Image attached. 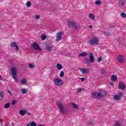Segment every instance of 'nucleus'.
Segmentation results:
<instances>
[{
	"instance_id": "14",
	"label": "nucleus",
	"mask_w": 126,
	"mask_h": 126,
	"mask_svg": "<svg viewBox=\"0 0 126 126\" xmlns=\"http://www.w3.org/2000/svg\"><path fill=\"white\" fill-rule=\"evenodd\" d=\"M26 114V111L24 110H21L19 111V114L20 116H25V114Z\"/></svg>"
},
{
	"instance_id": "3",
	"label": "nucleus",
	"mask_w": 126,
	"mask_h": 126,
	"mask_svg": "<svg viewBox=\"0 0 126 126\" xmlns=\"http://www.w3.org/2000/svg\"><path fill=\"white\" fill-rule=\"evenodd\" d=\"M106 95V93L103 91H101L100 93L98 94L93 93L92 94V96L96 98L97 99H100V98H102V97H104Z\"/></svg>"
},
{
	"instance_id": "15",
	"label": "nucleus",
	"mask_w": 126,
	"mask_h": 126,
	"mask_svg": "<svg viewBox=\"0 0 126 126\" xmlns=\"http://www.w3.org/2000/svg\"><path fill=\"white\" fill-rule=\"evenodd\" d=\"M87 56H88V54H87V53H85V52H83L81 54H79L78 55V57H86Z\"/></svg>"
},
{
	"instance_id": "47",
	"label": "nucleus",
	"mask_w": 126,
	"mask_h": 126,
	"mask_svg": "<svg viewBox=\"0 0 126 126\" xmlns=\"http://www.w3.org/2000/svg\"><path fill=\"white\" fill-rule=\"evenodd\" d=\"M102 73L105 74V73H106V72L105 71V69H102Z\"/></svg>"
},
{
	"instance_id": "28",
	"label": "nucleus",
	"mask_w": 126,
	"mask_h": 126,
	"mask_svg": "<svg viewBox=\"0 0 126 126\" xmlns=\"http://www.w3.org/2000/svg\"><path fill=\"white\" fill-rule=\"evenodd\" d=\"M21 92L22 94H26V93H27V90L25 89H22Z\"/></svg>"
},
{
	"instance_id": "26",
	"label": "nucleus",
	"mask_w": 126,
	"mask_h": 126,
	"mask_svg": "<svg viewBox=\"0 0 126 126\" xmlns=\"http://www.w3.org/2000/svg\"><path fill=\"white\" fill-rule=\"evenodd\" d=\"M125 2H126V1L125 0H119L120 4H122V5H124Z\"/></svg>"
},
{
	"instance_id": "23",
	"label": "nucleus",
	"mask_w": 126,
	"mask_h": 126,
	"mask_svg": "<svg viewBox=\"0 0 126 126\" xmlns=\"http://www.w3.org/2000/svg\"><path fill=\"white\" fill-rule=\"evenodd\" d=\"M89 17H90V18H91V19H92V20H94V18H95V16H94V15L91 14L89 15Z\"/></svg>"
},
{
	"instance_id": "45",
	"label": "nucleus",
	"mask_w": 126,
	"mask_h": 126,
	"mask_svg": "<svg viewBox=\"0 0 126 126\" xmlns=\"http://www.w3.org/2000/svg\"><path fill=\"white\" fill-rule=\"evenodd\" d=\"M110 84L111 85V86H114V83L113 82H110Z\"/></svg>"
},
{
	"instance_id": "1",
	"label": "nucleus",
	"mask_w": 126,
	"mask_h": 126,
	"mask_svg": "<svg viewBox=\"0 0 126 126\" xmlns=\"http://www.w3.org/2000/svg\"><path fill=\"white\" fill-rule=\"evenodd\" d=\"M11 73L12 78H13L16 82H17L18 81V79H17V68L12 67L11 69Z\"/></svg>"
},
{
	"instance_id": "34",
	"label": "nucleus",
	"mask_w": 126,
	"mask_h": 126,
	"mask_svg": "<svg viewBox=\"0 0 126 126\" xmlns=\"http://www.w3.org/2000/svg\"><path fill=\"white\" fill-rule=\"evenodd\" d=\"M11 105H12V106H13V105H15V104H16V100H13L11 103Z\"/></svg>"
},
{
	"instance_id": "35",
	"label": "nucleus",
	"mask_w": 126,
	"mask_h": 126,
	"mask_svg": "<svg viewBox=\"0 0 126 126\" xmlns=\"http://www.w3.org/2000/svg\"><path fill=\"white\" fill-rule=\"evenodd\" d=\"M121 16L122 17L126 18V14L125 13H122L121 14Z\"/></svg>"
},
{
	"instance_id": "53",
	"label": "nucleus",
	"mask_w": 126,
	"mask_h": 126,
	"mask_svg": "<svg viewBox=\"0 0 126 126\" xmlns=\"http://www.w3.org/2000/svg\"><path fill=\"white\" fill-rule=\"evenodd\" d=\"M0 121H1V120H0Z\"/></svg>"
},
{
	"instance_id": "6",
	"label": "nucleus",
	"mask_w": 126,
	"mask_h": 126,
	"mask_svg": "<svg viewBox=\"0 0 126 126\" xmlns=\"http://www.w3.org/2000/svg\"><path fill=\"white\" fill-rule=\"evenodd\" d=\"M63 81L60 78H54V84L56 86H61L63 84Z\"/></svg>"
},
{
	"instance_id": "46",
	"label": "nucleus",
	"mask_w": 126,
	"mask_h": 126,
	"mask_svg": "<svg viewBox=\"0 0 126 126\" xmlns=\"http://www.w3.org/2000/svg\"><path fill=\"white\" fill-rule=\"evenodd\" d=\"M81 80L82 81H84V80H85V78H81Z\"/></svg>"
},
{
	"instance_id": "36",
	"label": "nucleus",
	"mask_w": 126,
	"mask_h": 126,
	"mask_svg": "<svg viewBox=\"0 0 126 126\" xmlns=\"http://www.w3.org/2000/svg\"><path fill=\"white\" fill-rule=\"evenodd\" d=\"M27 6L28 7H30V6H31V2H30V1H28L27 3Z\"/></svg>"
},
{
	"instance_id": "17",
	"label": "nucleus",
	"mask_w": 126,
	"mask_h": 126,
	"mask_svg": "<svg viewBox=\"0 0 126 126\" xmlns=\"http://www.w3.org/2000/svg\"><path fill=\"white\" fill-rule=\"evenodd\" d=\"M27 126H36V123L32 122L31 123H29Z\"/></svg>"
},
{
	"instance_id": "48",
	"label": "nucleus",
	"mask_w": 126,
	"mask_h": 126,
	"mask_svg": "<svg viewBox=\"0 0 126 126\" xmlns=\"http://www.w3.org/2000/svg\"><path fill=\"white\" fill-rule=\"evenodd\" d=\"M89 28H91V29L92 28V26L91 25V26H89Z\"/></svg>"
},
{
	"instance_id": "10",
	"label": "nucleus",
	"mask_w": 126,
	"mask_h": 126,
	"mask_svg": "<svg viewBox=\"0 0 126 126\" xmlns=\"http://www.w3.org/2000/svg\"><path fill=\"white\" fill-rule=\"evenodd\" d=\"M33 48L34 50H36V51H41L42 50L41 49V48L40 47V46H39V45L37 44V43L33 44Z\"/></svg>"
},
{
	"instance_id": "30",
	"label": "nucleus",
	"mask_w": 126,
	"mask_h": 126,
	"mask_svg": "<svg viewBox=\"0 0 126 126\" xmlns=\"http://www.w3.org/2000/svg\"><path fill=\"white\" fill-rule=\"evenodd\" d=\"M3 97V93L2 92L0 91V100H1Z\"/></svg>"
},
{
	"instance_id": "38",
	"label": "nucleus",
	"mask_w": 126,
	"mask_h": 126,
	"mask_svg": "<svg viewBox=\"0 0 126 126\" xmlns=\"http://www.w3.org/2000/svg\"><path fill=\"white\" fill-rule=\"evenodd\" d=\"M102 58L101 57H100L99 58H97V62L98 63H100V62H102Z\"/></svg>"
},
{
	"instance_id": "32",
	"label": "nucleus",
	"mask_w": 126,
	"mask_h": 126,
	"mask_svg": "<svg viewBox=\"0 0 126 126\" xmlns=\"http://www.w3.org/2000/svg\"><path fill=\"white\" fill-rule=\"evenodd\" d=\"M26 79H23L21 80V83H22L23 84H25L26 83Z\"/></svg>"
},
{
	"instance_id": "2",
	"label": "nucleus",
	"mask_w": 126,
	"mask_h": 126,
	"mask_svg": "<svg viewBox=\"0 0 126 126\" xmlns=\"http://www.w3.org/2000/svg\"><path fill=\"white\" fill-rule=\"evenodd\" d=\"M89 58L90 60L88 58H85V62L86 64L87 65H90V63H94V55H93V53H90L89 54Z\"/></svg>"
},
{
	"instance_id": "9",
	"label": "nucleus",
	"mask_w": 126,
	"mask_h": 126,
	"mask_svg": "<svg viewBox=\"0 0 126 126\" xmlns=\"http://www.w3.org/2000/svg\"><path fill=\"white\" fill-rule=\"evenodd\" d=\"M53 48H54V46L52 45L47 44L45 49L46 51H48V52H51V51H53Z\"/></svg>"
},
{
	"instance_id": "11",
	"label": "nucleus",
	"mask_w": 126,
	"mask_h": 126,
	"mask_svg": "<svg viewBox=\"0 0 126 126\" xmlns=\"http://www.w3.org/2000/svg\"><path fill=\"white\" fill-rule=\"evenodd\" d=\"M78 69L83 74H85V73H88V69L86 68H79Z\"/></svg>"
},
{
	"instance_id": "43",
	"label": "nucleus",
	"mask_w": 126,
	"mask_h": 126,
	"mask_svg": "<svg viewBox=\"0 0 126 126\" xmlns=\"http://www.w3.org/2000/svg\"><path fill=\"white\" fill-rule=\"evenodd\" d=\"M81 88H79V89L78 90V93H80V92H81Z\"/></svg>"
},
{
	"instance_id": "41",
	"label": "nucleus",
	"mask_w": 126,
	"mask_h": 126,
	"mask_svg": "<svg viewBox=\"0 0 126 126\" xmlns=\"http://www.w3.org/2000/svg\"><path fill=\"white\" fill-rule=\"evenodd\" d=\"M26 114L28 115V116H30V117H31V113L27 112V111H26Z\"/></svg>"
},
{
	"instance_id": "51",
	"label": "nucleus",
	"mask_w": 126,
	"mask_h": 126,
	"mask_svg": "<svg viewBox=\"0 0 126 126\" xmlns=\"http://www.w3.org/2000/svg\"><path fill=\"white\" fill-rule=\"evenodd\" d=\"M8 126V124L6 123V126Z\"/></svg>"
},
{
	"instance_id": "5",
	"label": "nucleus",
	"mask_w": 126,
	"mask_h": 126,
	"mask_svg": "<svg viewBox=\"0 0 126 126\" xmlns=\"http://www.w3.org/2000/svg\"><path fill=\"white\" fill-rule=\"evenodd\" d=\"M68 25L69 26V27H72V28H74V29H77V24H76V22L74 21H70V20H68Z\"/></svg>"
},
{
	"instance_id": "40",
	"label": "nucleus",
	"mask_w": 126,
	"mask_h": 126,
	"mask_svg": "<svg viewBox=\"0 0 126 126\" xmlns=\"http://www.w3.org/2000/svg\"><path fill=\"white\" fill-rule=\"evenodd\" d=\"M15 51H18V50H19V48L18 47V45H17L15 46Z\"/></svg>"
},
{
	"instance_id": "7",
	"label": "nucleus",
	"mask_w": 126,
	"mask_h": 126,
	"mask_svg": "<svg viewBox=\"0 0 126 126\" xmlns=\"http://www.w3.org/2000/svg\"><path fill=\"white\" fill-rule=\"evenodd\" d=\"M59 110H60L61 113H65L64 111V106H63L62 104L59 103L57 105Z\"/></svg>"
},
{
	"instance_id": "31",
	"label": "nucleus",
	"mask_w": 126,
	"mask_h": 126,
	"mask_svg": "<svg viewBox=\"0 0 126 126\" xmlns=\"http://www.w3.org/2000/svg\"><path fill=\"white\" fill-rule=\"evenodd\" d=\"M114 126H121V123L118 121H116L115 122Z\"/></svg>"
},
{
	"instance_id": "8",
	"label": "nucleus",
	"mask_w": 126,
	"mask_h": 126,
	"mask_svg": "<svg viewBox=\"0 0 126 126\" xmlns=\"http://www.w3.org/2000/svg\"><path fill=\"white\" fill-rule=\"evenodd\" d=\"M62 35H63V33H62V32H60L59 33H57V35H56L57 42H60V41L62 40Z\"/></svg>"
},
{
	"instance_id": "49",
	"label": "nucleus",
	"mask_w": 126,
	"mask_h": 126,
	"mask_svg": "<svg viewBox=\"0 0 126 126\" xmlns=\"http://www.w3.org/2000/svg\"><path fill=\"white\" fill-rule=\"evenodd\" d=\"M2 77L0 75V80H1Z\"/></svg>"
},
{
	"instance_id": "16",
	"label": "nucleus",
	"mask_w": 126,
	"mask_h": 126,
	"mask_svg": "<svg viewBox=\"0 0 126 126\" xmlns=\"http://www.w3.org/2000/svg\"><path fill=\"white\" fill-rule=\"evenodd\" d=\"M111 80H112V81H117V80H118V78L117 77V76L115 75H112V76H111Z\"/></svg>"
},
{
	"instance_id": "24",
	"label": "nucleus",
	"mask_w": 126,
	"mask_h": 126,
	"mask_svg": "<svg viewBox=\"0 0 126 126\" xmlns=\"http://www.w3.org/2000/svg\"><path fill=\"white\" fill-rule=\"evenodd\" d=\"M10 106V104H9V103H6V104H5L4 105V108L5 109H8V108H9Z\"/></svg>"
},
{
	"instance_id": "44",
	"label": "nucleus",
	"mask_w": 126,
	"mask_h": 126,
	"mask_svg": "<svg viewBox=\"0 0 126 126\" xmlns=\"http://www.w3.org/2000/svg\"><path fill=\"white\" fill-rule=\"evenodd\" d=\"M7 92L8 93V94H9V95H12L11 92H10V91L8 90Z\"/></svg>"
},
{
	"instance_id": "12",
	"label": "nucleus",
	"mask_w": 126,
	"mask_h": 126,
	"mask_svg": "<svg viewBox=\"0 0 126 126\" xmlns=\"http://www.w3.org/2000/svg\"><path fill=\"white\" fill-rule=\"evenodd\" d=\"M118 88L121 90H125L126 89V88L125 87V85L123 84V83H119Z\"/></svg>"
},
{
	"instance_id": "22",
	"label": "nucleus",
	"mask_w": 126,
	"mask_h": 126,
	"mask_svg": "<svg viewBox=\"0 0 126 126\" xmlns=\"http://www.w3.org/2000/svg\"><path fill=\"white\" fill-rule=\"evenodd\" d=\"M57 66L58 69L61 70L63 68V65H62V64H61L60 63L57 64Z\"/></svg>"
},
{
	"instance_id": "33",
	"label": "nucleus",
	"mask_w": 126,
	"mask_h": 126,
	"mask_svg": "<svg viewBox=\"0 0 126 126\" xmlns=\"http://www.w3.org/2000/svg\"><path fill=\"white\" fill-rule=\"evenodd\" d=\"M46 38H47V36L45 35H41V40H46Z\"/></svg>"
},
{
	"instance_id": "21",
	"label": "nucleus",
	"mask_w": 126,
	"mask_h": 126,
	"mask_svg": "<svg viewBox=\"0 0 126 126\" xmlns=\"http://www.w3.org/2000/svg\"><path fill=\"white\" fill-rule=\"evenodd\" d=\"M17 44H16V42H13L11 43L10 47L11 48H14Z\"/></svg>"
},
{
	"instance_id": "25",
	"label": "nucleus",
	"mask_w": 126,
	"mask_h": 126,
	"mask_svg": "<svg viewBox=\"0 0 126 126\" xmlns=\"http://www.w3.org/2000/svg\"><path fill=\"white\" fill-rule=\"evenodd\" d=\"M114 100H116V101H119V100H121V98H120L117 95H115L114 96Z\"/></svg>"
},
{
	"instance_id": "52",
	"label": "nucleus",
	"mask_w": 126,
	"mask_h": 126,
	"mask_svg": "<svg viewBox=\"0 0 126 126\" xmlns=\"http://www.w3.org/2000/svg\"><path fill=\"white\" fill-rule=\"evenodd\" d=\"M0 126H2V123H1V125H0Z\"/></svg>"
},
{
	"instance_id": "18",
	"label": "nucleus",
	"mask_w": 126,
	"mask_h": 126,
	"mask_svg": "<svg viewBox=\"0 0 126 126\" xmlns=\"http://www.w3.org/2000/svg\"><path fill=\"white\" fill-rule=\"evenodd\" d=\"M71 105H73V107L74 108V109H78V108H79L78 107V105H76V104L74 103V102H72L71 103Z\"/></svg>"
},
{
	"instance_id": "20",
	"label": "nucleus",
	"mask_w": 126,
	"mask_h": 126,
	"mask_svg": "<svg viewBox=\"0 0 126 126\" xmlns=\"http://www.w3.org/2000/svg\"><path fill=\"white\" fill-rule=\"evenodd\" d=\"M117 96L121 99L122 98V97H124V94H123V93L120 92L118 94Z\"/></svg>"
},
{
	"instance_id": "29",
	"label": "nucleus",
	"mask_w": 126,
	"mask_h": 126,
	"mask_svg": "<svg viewBox=\"0 0 126 126\" xmlns=\"http://www.w3.org/2000/svg\"><path fill=\"white\" fill-rule=\"evenodd\" d=\"M94 3L96 5H100V4H101V1L97 0L96 1H95Z\"/></svg>"
},
{
	"instance_id": "13",
	"label": "nucleus",
	"mask_w": 126,
	"mask_h": 126,
	"mask_svg": "<svg viewBox=\"0 0 126 126\" xmlns=\"http://www.w3.org/2000/svg\"><path fill=\"white\" fill-rule=\"evenodd\" d=\"M118 62L120 63H124V56L122 55H119L118 56Z\"/></svg>"
},
{
	"instance_id": "19",
	"label": "nucleus",
	"mask_w": 126,
	"mask_h": 126,
	"mask_svg": "<svg viewBox=\"0 0 126 126\" xmlns=\"http://www.w3.org/2000/svg\"><path fill=\"white\" fill-rule=\"evenodd\" d=\"M36 66L35 65L32 63H30L29 65V68H31V69H33Z\"/></svg>"
},
{
	"instance_id": "27",
	"label": "nucleus",
	"mask_w": 126,
	"mask_h": 126,
	"mask_svg": "<svg viewBox=\"0 0 126 126\" xmlns=\"http://www.w3.org/2000/svg\"><path fill=\"white\" fill-rule=\"evenodd\" d=\"M60 77H63L64 76V72L63 71H61L60 74Z\"/></svg>"
},
{
	"instance_id": "42",
	"label": "nucleus",
	"mask_w": 126,
	"mask_h": 126,
	"mask_svg": "<svg viewBox=\"0 0 126 126\" xmlns=\"http://www.w3.org/2000/svg\"><path fill=\"white\" fill-rule=\"evenodd\" d=\"M35 17L36 19H39V18H40V15H37L36 16H35Z\"/></svg>"
},
{
	"instance_id": "39",
	"label": "nucleus",
	"mask_w": 126,
	"mask_h": 126,
	"mask_svg": "<svg viewBox=\"0 0 126 126\" xmlns=\"http://www.w3.org/2000/svg\"><path fill=\"white\" fill-rule=\"evenodd\" d=\"M89 124H90V125H94V122H93V121H92V120H90V121H89Z\"/></svg>"
},
{
	"instance_id": "37",
	"label": "nucleus",
	"mask_w": 126,
	"mask_h": 126,
	"mask_svg": "<svg viewBox=\"0 0 126 126\" xmlns=\"http://www.w3.org/2000/svg\"><path fill=\"white\" fill-rule=\"evenodd\" d=\"M104 35H106V36H110L111 35V34L110 33V32H104Z\"/></svg>"
},
{
	"instance_id": "4",
	"label": "nucleus",
	"mask_w": 126,
	"mask_h": 126,
	"mask_svg": "<svg viewBox=\"0 0 126 126\" xmlns=\"http://www.w3.org/2000/svg\"><path fill=\"white\" fill-rule=\"evenodd\" d=\"M89 43L92 45H96L99 43V39L96 37H93L90 40Z\"/></svg>"
},
{
	"instance_id": "50",
	"label": "nucleus",
	"mask_w": 126,
	"mask_h": 126,
	"mask_svg": "<svg viewBox=\"0 0 126 126\" xmlns=\"http://www.w3.org/2000/svg\"><path fill=\"white\" fill-rule=\"evenodd\" d=\"M38 126H44L42 125H38Z\"/></svg>"
}]
</instances>
